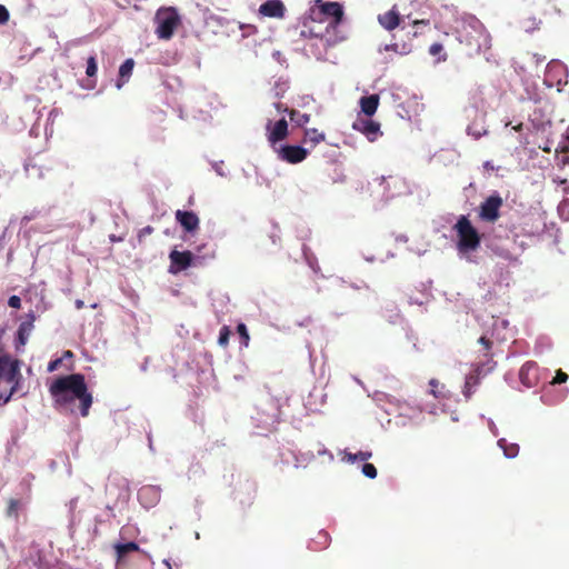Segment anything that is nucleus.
Segmentation results:
<instances>
[{
	"label": "nucleus",
	"mask_w": 569,
	"mask_h": 569,
	"mask_svg": "<svg viewBox=\"0 0 569 569\" xmlns=\"http://www.w3.org/2000/svg\"><path fill=\"white\" fill-rule=\"evenodd\" d=\"M53 398V406L61 412L76 413V400L81 417H88L93 403V396L89 392L84 376L73 373L57 378L49 387Z\"/></svg>",
	"instance_id": "1"
},
{
	"label": "nucleus",
	"mask_w": 569,
	"mask_h": 569,
	"mask_svg": "<svg viewBox=\"0 0 569 569\" xmlns=\"http://www.w3.org/2000/svg\"><path fill=\"white\" fill-rule=\"evenodd\" d=\"M180 22L181 19L176 8L158 9V12H156V34L158 39H171L180 26Z\"/></svg>",
	"instance_id": "2"
},
{
	"label": "nucleus",
	"mask_w": 569,
	"mask_h": 569,
	"mask_svg": "<svg viewBox=\"0 0 569 569\" xmlns=\"http://www.w3.org/2000/svg\"><path fill=\"white\" fill-rule=\"evenodd\" d=\"M459 241L458 249L461 252L477 250L481 244V236L471 224L467 216H461L455 226Z\"/></svg>",
	"instance_id": "3"
},
{
	"label": "nucleus",
	"mask_w": 569,
	"mask_h": 569,
	"mask_svg": "<svg viewBox=\"0 0 569 569\" xmlns=\"http://www.w3.org/2000/svg\"><path fill=\"white\" fill-rule=\"evenodd\" d=\"M343 17V10L340 2H322V0H316L315 7L310 9V18L312 20H322V18H330L328 26L335 28L339 26Z\"/></svg>",
	"instance_id": "4"
},
{
	"label": "nucleus",
	"mask_w": 569,
	"mask_h": 569,
	"mask_svg": "<svg viewBox=\"0 0 569 569\" xmlns=\"http://www.w3.org/2000/svg\"><path fill=\"white\" fill-rule=\"evenodd\" d=\"M503 207V198L495 191L486 198L479 207V219L482 222L495 223L500 219V210Z\"/></svg>",
	"instance_id": "5"
},
{
	"label": "nucleus",
	"mask_w": 569,
	"mask_h": 569,
	"mask_svg": "<svg viewBox=\"0 0 569 569\" xmlns=\"http://www.w3.org/2000/svg\"><path fill=\"white\" fill-rule=\"evenodd\" d=\"M0 378H3L11 385V395L17 393L19 382L21 380L19 361L13 360L10 356L3 355L0 357Z\"/></svg>",
	"instance_id": "6"
},
{
	"label": "nucleus",
	"mask_w": 569,
	"mask_h": 569,
	"mask_svg": "<svg viewBox=\"0 0 569 569\" xmlns=\"http://www.w3.org/2000/svg\"><path fill=\"white\" fill-rule=\"evenodd\" d=\"M309 150L297 144H284L278 150V158L284 162L296 164L307 159Z\"/></svg>",
	"instance_id": "7"
},
{
	"label": "nucleus",
	"mask_w": 569,
	"mask_h": 569,
	"mask_svg": "<svg viewBox=\"0 0 569 569\" xmlns=\"http://www.w3.org/2000/svg\"><path fill=\"white\" fill-rule=\"evenodd\" d=\"M170 258V267L169 272L177 274L180 271H183L191 267L193 261V253L189 250L179 251L172 250L169 254Z\"/></svg>",
	"instance_id": "8"
},
{
	"label": "nucleus",
	"mask_w": 569,
	"mask_h": 569,
	"mask_svg": "<svg viewBox=\"0 0 569 569\" xmlns=\"http://www.w3.org/2000/svg\"><path fill=\"white\" fill-rule=\"evenodd\" d=\"M288 137V122L284 119L278 120L276 123L271 121L267 124V138L271 144H276Z\"/></svg>",
	"instance_id": "9"
},
{
	"label": "nucleus",
	"mask_w": 569,
	"mask_h": 569,
	"mask_svg": "<svg viewBox=\"0 0 569 569\" xmlns=\"http://www.w3.org/2000/svg\"><path fill=\"white\" fill-rule=\"evenodd\" d=\"M353 128L359 132H362L371 142L376 141L381 134L380 123L370 119H358L355 121Z\"/></svg>",
	"instance_id": "10"
},
{
	"label": "nucleus",
	"mask_w": 569,
	"mask_h": 569,
	"mask_svg": "<svg viewBox=\"0 0 569 569\" xmlns=\"http://www.w3.org/2000/svg\"><path fill=\"white\" fill-rule=\"evenodd\" d=\"M483 371V363H478L471 372L466 377L462 388V395L466 399H470L475 393V389L480 383L481 375Z\"/></svg>",
	"instance_id": "11"
},
{
	"label": "nucleus",
	"mask_w": 569,
	"mask_h": 569,
	"mask_svg": "<svg viewBox=\"0 0 569 569\" xmlns=\"http://www.w3.org/2000/svg\"><path fill=\"white\" fill-rule=\"evenodd\" d=\"M176 221L187 232H193L199 228V216L193 211L176 210Z\"/></svg>",
	"instance_id": "12"
},
{
	"label": "nucleus",
	"mask_w": 569,
	"mask_h": 569,
	"mask_svg": "<svg viewBox=\"0 0 569 569\" xmlns=\"http://www.w3.org/2000/svg\"><path fill=\"white\" fill-rule=\"evenodd\" d=\"M37 317L33 312L27 315L26 320L21 321L17 330V348L18 346H24L34 329V320Z\"/></svg>",
	"instance_id": "13"
},
{
	"label": "nucleus",
	"mask_w": 569,
	"mask_h": 569,
	"mask_svg": "<svg viewBox=\"0 0 569 569\" xmlns=\"http://www.w3.org/2000/svg\"><path fill=\"white\" fill-rule=\"evenodd\" d=\"M261 16L270 18H283L286 9L281 0H266L258 9Z\"/></svg>",
	"instance_id": "14"
},
{
	"label": "nucleus",
	"mask_w": 569,
	"mask_h": 569,
	"mask_svg": "<svg viewBox=\"0 0 569 569\" xmlns=\"http://www.w3.org/2000/svg\"><path fill=\"white\" fill-rule=\"evenodd\" d=\"M378 20L380 22V27L387 31H392L400 26L401 16L396 7L390 9L389 11L379 14Z\"/></svg>",
	"instance_id": "15"
},
{
	"label": "nucleus",
	"mask_w": 569,
	"mask_h": 569,
	"mask_svg": "<svg viewBox=\"0 0 569 569\" xmlns=\"http://www.w3.org/2000/svg\"><path fill=\"white\" fill-rule=\"evenodd\" d=\"M380 98L377 94L360 98L361 112L367 117H372L379 107Z\"/></svg>",
	"instance_id": "16"
},
{
	"label": "nucleus",
	"mask_w": 569,
	"mask_h": 569,
	"mask_svg": "<svg viewBox=\"0 0 569 569\" xmlns=\"http://www.w3.org/2000/svg\"><path fill=\"white\" fill-rule=\"evenodd\" d=\"M326 136L317 128H306L303 131V143H310L311 147L318 146V143H321L325 141Z\"/></svg>",
	"instance_id": "17"
},
{
	"label": "nucleus",
	"mask_w": 569,
	"mask_h": 569,
	"mask_svg": "<svg viewBox=\"0 0 569 569\" xmlns=\"http://www.w3.org/2000/svg\"><path fill=\"white\" fill-rule=\"evenodd\" d=\"M138 500L146 505V500H150V503L159 501V491L152 486H146L138 490Z\"/></svg>",
	"instance_id": "18"
},
{
	"label": "nucleus",
	"mask_w": 569,
	"mask_h": 569,
	"mask_svg": "<svg viewBox=\"0 0 569 569\" xmlns=\"http://www.w3.org/2000/svg\"><path fill=\"white\" fill-rule=\"evenodd\" d=\"M114 549H116V559H117L118 563H119V561L123 560L128 553L140 550L139 546L136 542L117 543L114 546Z\"/></svg>",
	"instance_id": "19"
},
{
	"label": "nucleus",
	"mask_w": 569,
	"mask_h": 569,
	"mask_svg": "<svg viewBox=\"0 0 569 569\" xmlns=\"http://www.w3.org/2000/svg\"><path fill=\"white\" fill-rule=\"evenodd\" d=\"M289 118L298 127H305L311 119L310 114L301 113L297 109H290L288 111Z\"/></svg>",
	"instance_id": "20"
},
{
	"label": "nucleus",
	"mask_w": 569,
	"mask_h": 569,
	"mask_svg": "<svg viewBox=\"0 0 569 569\" xmlns=\"http://www.w3.org/2000/svg\"><path fill=\"white\" fill-rule=\"evenodd\" d=\"M499 445L501 449L503 450V455L506 458H516L519 455V446L517 443H509L507 445L506 441L499 440Z\"/></svg>",
	"instance_id": "21"
},
{
	"label": "nucleus",
	"mask_w": 569,
	"mask_h": 569,
	"mask_svg": "<svg viewBox=\"0 0 569 569\" xmlns=\"http://www.w3.org/2000/svg\"><path fill=\"white\" fill-rule=\"evenodd\" d=\"M134 68V60L133 59H127L124 60L120 67H119V77L120 78H129L133 71Z\"/></svg>",
	"instance_id": "22"
},
{
	"label": "nucleus",
	"mask_w": 569,
	"mask_h": 569,
	"mask_svg": "<svg viewBox=\"0 0 569 569\" xmlns=\"http://www.w3.org/2000/svg\"><path fill=\"white\" fill-rule=\"evenodd\" d=\"M231 331L227 325H223L219 331L218 343L221 348H227Z\"/></svg>",
	"instance_id": "23"
},
{
	"label": "nucleus",
	"mask_w": 569,
	"mask_h": 569,
	"mask_svg": "<svg viewBox=\"0 0 569 569\" xmlns=\"http://www.w3.org/2000/svg\"><path fill=\"white\" fill-rule=\"evenodd\" d=\"M372 457L371 451H363L360 450L357 453H347L348 461L355 462V461H367Z\"/></svg>",
	"instance_id": "24"
},
{
	"label": "nucleus",
	"mask_w": 569,
	"mask_h": 569,
	"mask_svg": "<svg viewBox=\"0 0 569 569\" xmlns=\"http://www.w3.org/2000/svg\"><path fill=\"white\" fill-rule=\"evenodd\" d=\"M19 507H20V501L19 500L10 499L8 501L7 516L13 517V519H17Z\"/></svg>",
	"instance_id": "25"
},
{
	"label": "nucleus",
	"mask_w": 569,
	"mask_h": 569,
	"mask_svg": "<svg viewBox=\"0 0 569 569\" xmlns=\"http://www.w3.org/2000/svg\"><path fill=\"white\" fill-rule=\"evenodd\" d=\"M479 342L485 351L483 357L487 359V361L491 360L492 355H490V350H491L492 341L490 339L486 338L485 336H482L479 339Z\"/></svg>",
	"instance_id": "26"
},
{
	"label": "nucleus",
	"mask_w": 569,
	"mask_h": 569,
	"mask_svg": "<svg viewBox=\"0 0 569 569\" xmlns=\"http://www.w3.org/2000/svg\"><path fill=\"white\" fill-rule=\"evenodd\" d=\"M361 471L363 476L369 479H376L378 475V470L375 465L368 462L362 466Z\"/></svg>",
	"instance_id": "27"
},
{
	"label": "nucleus",
	"mask_w": 569,
	"mask_h": 569,
	"mask_svg": "<svg viewBox=\"0 0 569 569\" xmlns=\"http://www.w3.org/2000/svg\"><path fill=\"white\" fill-rule=\"evenodd\" d=\"M96 73H97V58L94 56H91L87 60L86 74L88 77H94Z\"/></svg>",
	"instance_id": "28"
},
{
	"label": "nucleus",
	"mask_w": 569,
	"mask_h": 569,
	"mask_svg": "<svg viewBox=\"0 0 569 569\" xmlns=\"http://www.w3.org/2000/svg\"><path fill=\"white\" fill-rule=\"evenodd\" d=\"M237 331H238L239 337L241 338V343L244 346H248L250 337H249L247 327L244 326L243 322L238 323Z\"/></svg>",
	"instance_id": "29"
},
{
	"label": "nucleus",
	"mask_w": 569,
	"mask_h": 569,
	"mask_svg": "<svg viewBox=\"0 0 569 569\" xmlns=\"http://www.w3.org/2000/svg\"><path fill=\"white\" fill-rule=\"evenodd\" d=\"M385 50L386 51H395V52H398L400 54H407L410 52V49L407 48L406 44H402V50L399 51V44L398 43H390V44H386L385 46Z\"/></svg>",
	"instance_id": "30"
},
{
	"label": "nucleus",
	"mask_w": 569,
	"mask_h": 569,
	"mask_svg": "<svg viewBox=\"0 0 569 569\" xmlns=\"http://www.w3.org/2000/svg\"><path fill=\"white\" fill-rule=\"evenodd\" d=\"M440 52H443V44L441 42H433L430 44L429 53L431 56H438Z\"/></svg>",
	"instance_id": "31"
},
{
	"label": "nucleus",
	"mask_w": 569,
	"mask_h": 569,
	"mask_svg": "<svg viewBox=\"0 0 569 569\" xmlns=\"http://www.w3.org/2000/svg\"><path fill=\"white\" fill-rule=\"evenodd\" d=\"M440 381L438 379H430L429 381V386L431 387V393L436 397V398H440L441 397V393L439 392L438 390V387L440 386Z\"/></svg>",
	"instance_id": "32"
},
{
	"label": "nucleus",
	"mask_w": 569,
	"mask_h": 569,
	"mask_svg": "<svg viewBox=\"0 0 569 569\" xmlns=\"http://www.w3.org/2000/svg\"><path fill=\"white\" fill-rule=\"evenodd\" d=\"M10 19V12L9 10L0 4V26H3V23H7Z\"/></svg>",
	"instance_id": "33"
},
{
	"label": "nucleus",
	"mask_w": 569,
	"mask_h": 569,
	"mask_svg": "<svg viewBox=\"0 0 569 569\" xmlns=\"http://www.w3.org/2000/svg\"><path fill=\"white\" fill-rule=\"evenodd\" d=\"M8 305H9V307H11L13 309H20V307H21L20 297H18L17 295L11 296L8 300Z\"/></svg>",
	"instance_id": "34"
},
{
	"label": "nucleus",
	"mask_w": 569,
	"mask_h": 569,
	"mask_svg": "<svg viewBox=\"0 0 569 569\" xmlns=\"http://www.w3.org/2000/svg\"><path fill=\"white\" fill-rule=\"evenodd\" d=\"M568 380V375L566 372H562V370H558L552 383H563Z\"/></svg>",
	"instance_id": "35"
},
{
	"label": "nucleus",
	"mask_w": 569,
	"mask_h": 569,
	"mask_svg": "<svg viewBox=\"0 0 569 569\" xmlns=\"http://www.w3.org/2000/svg\"><path fill=\"white\" fill-rule=\"evenodd\" d=\"M61 363H62V358H57V359L51 360L48 365V372L57 371Z\"/></svg>",
	"instance_id": "36"
},
{
	"label": "nucleus",
	"mask_w": 569,
	"mask_h": 569,
	"mask_svg": "<svg viewBox=\"0 0 569 569\" xmlns=\"http://www.w3.org/2000/svg\"><path fill=\"white\" fill-rule=\"evenodd\" d=\"M153 232V228L151 226H147L144 228H142L139 233H138V240L139 242L141 241L142 237L147 236V234H151Z\"/></svg>",
	"instance_id": "37"
},
{
	"label": "nucleus",
	"mask_w": 569,
	"mask_h": 569,
	"mask_svg": "<svg viewBox=\"0 0 569 569\" xmlns=\"http://www.w3.org/2000/svg\"><path fill=\"white\" fill-rule=\"evenodd\" d=\"M13 395L11 392L8 396L0 393V406L8 403Z\"/></svg>",
	"instance_id": "38"
},
{
	"label": "nucleus",
	"mask_w": 569,
	"mask_h": 569,
	"mask_svg": "<svg viewBox=\"0 0 569 569\" xmlns=\"http://www.w3.org/2000/svg\"><path fill=\"white\" fill-rule=\"evenodd\" d=\"M274 106H276V109L278 112H287L288 113V110H290L288 107H286L281 102H277Z\"/></svg>",
	"instance_id": "39"
},
{
	"label": "nucleus",
	"mask_w": 569,
	"mask_h": 569,
	"mask_svg": "<svg viewBox=\"0 0 569 569\" xmlns=\"http://www.w3.org/2000/svg\"><path fill=\"white\" fill-rule=\"evenodd\" d=\"M482 167L486 170H495V166H493V163L491 161L483 162Z\"/></svg>",
	"instance_id": "40"
},
{
	"label": "nucleus",
	"mask_w": 569,
	"mask_h": 569,
	"mask_svg": "<svg viewBox=\"0 0 569 569\" xmlns=\"http://www.w3.org/2000/svg\"><path fill=\"white\" fill-rule=\"evenodd\" d=\"M388 179H389V180H391V181H393V183H395V184H397V183L401 182L400 178H398V177H392V176H390Z\"/></svg>",
	"instance_id": "41"
},
{
	"label": "nucleus",
	"mask_w": 569,
	"mask_h": 569,
	"mask_svg": "<svg viewBox=\"0 0 569 569\" xmlns=\"http://www.w3.org/2000/svg\"><path fill=\"white\" fill-rule=\"evenodd\" d=\"M72 357H73V352L68 350V351H64L62 359L63 358H72Z\"/></svg>",
	"instance_id": "42"
},
{
	"label": "nucleus",
	"mask_w": 569,
	"mask_h": 569,
	"mask_svg": "<svg viewBox=\"0 0 569 569\" xmlns=\"http://www.w3.org/2000/svg\"><path fill=\"white\" fill-rule=\"evenodd\" d=\"M528 367H529V363H526V365L522 367V369H521V371H520V375H521V376H523V373L526 372V369H527Z\"/></svg>",
	"instance_id": "43"
},
{
	"label": "nucleus",
	"mask_w": 569,
	"mask_h": 569,
	"mask_svg": "<svg viewBox=\"0 0 569 569\" xmlns=\"http://www.w3.org/2000/svg\"><path fill=\"white\" fill-rule=\"evenodd\" d=\"M473 137H475L476 139H479V138L481 137V133H479V131H476V132H475V134H473Z\"/></svg>",
	"instance_id": "44"
},
{
	"label": "nucleus",
	"mask_w": 569,
	"mask_h": 569,
	"mask_svg": "<svg viewBox=\"0 0 569 569\" xmlns=\"http://www.w3.org/2000/svg\"><path fill=\"white\" fill-rule=\"evenodd\" d=\"M426 22H427V21H425V20H416V21H415V26H417V23H426Z\"/></svg>",
	"instance_id": "45"
},
{
	"label": "nucleus",
	"mask_w": 569,
	"mask_h": 569,
	"mask_svg": "<svg viewBox=\"0 0 569 569\" xmlns=\"http://www.w3.org/2000/svg\"><path fill=\"white\" fill-rule=\"evenodd\" d=\"M81 306H82V301H80V300H79V301L77 302V307L79 308V307H81Z\"/></svg>",
	"instance_id": "46"
},
{
	"label": "nucleus",
	"mask_w": 569,
	"mask_h": 569,
	"mask_svg": "<svg viewBox=\"0 0 569 569\" xmlns=\"http://www.w3.org/2000/svg\"><path fill=\"white\" fill-rule=\"evenodd\" d=\"M446 59H447V56H446V54H443V56L440 58V60H442V61H445Z\"/></svg>",
	"instance_id": "47"
},
{
	"label": "nucleus",
	"mask_w": 569,
	"mask_h": 569,
	"mask_svg": "<svg viewBox=\"0 0 569 569\" xmlns=\"http://www.w3.org/2000/svg\"><path fill=\"white\" fill-rule=\"evenodd\" d=\"M565 192H569V188H565Z\"/></svg>",
	"instance_id": "48"
}]
</instances>
